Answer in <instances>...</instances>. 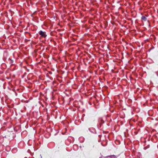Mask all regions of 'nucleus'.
<instances>
[{"mask_svg": "<svg viewBox=\"0 0 158 158\" xmlns=\"http://www.w3.org/2000/svg\"><path fill=\"white\" fill-rule=\"evenodd\" d=\"M39 33L42 37H45L46 36V35H45V32L41 31H40L39 32Z\"/></svg>", "mask_w": 158, "mask_h": 158, "instance_id": "obj_1", "label": "nucleus"}, {"mask_svg": "<svg viewBox=\"0 0 158 158\" xmlns=\"http://www.w3.org/2000/svg\"><path fill=\"white\" fill-rule=\"evenodd\" d=\"M141 19L144 21H146L147 20V18L144 16H142Z\"/></svg>", "mask_w": 158, "mask_h": 158, "instance_id": "obj_2", "label": "nucleus"}]
</instances>
